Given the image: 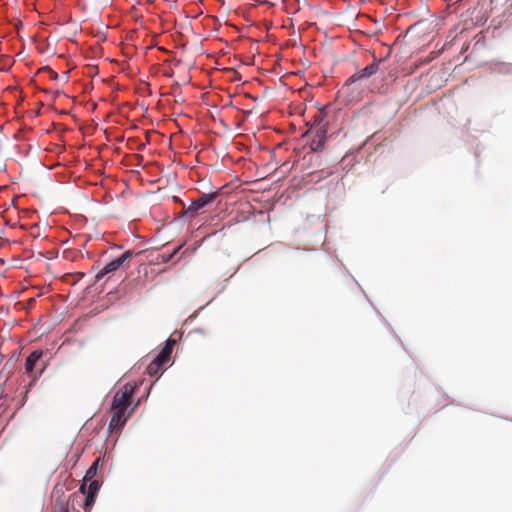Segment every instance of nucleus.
I'll use <instances>...</instances> for the list:
<instances>
[{
  "instance_id": "1",
  "label": "nucleus",
  "mask_w": 512,
  "mask_h": 512,
  "mask_svg": "<svg viewBox=\"0 0 512 512\" xmlns=\"http://www.w3.org/2000/svg\"><path fill=\"white\" fill-rule=\"evenodd\" d=\"M135 386L132 384H125L120 388L114 395L111 409H122L127 410L131 404V398L134 394Z\"/></svg>"
},
{
  "instance_id": "2",
  "label": "nucleus",
  "mask_w": 512,
  "mask_h": 512,
  "mask_svg": "<svg viewBox=\"0 0 512 512\" xmlns=\"http://www.w3.org/2000/svg\"><path fill=\"white\" fill-rule=\"evenodd\" d=\"M133 256V252L131 250L125 251L118 258L110 261L106 264L95 276V280L99 281L104 278L106 275L115 272L118 270L125 262L129 261Z\"/></svg>"
},
{
  "instance_id": "3",
  "label": "nucleus",
  "mask_w": 512,
  "mask_h": 512,
  "mask_svg": "<svg viewBox=\"0 0 512 512\" xmlns=\"http://www.w3.org/2000/svg\"><path fill=\"white\" fill-rule=\"evenodd\" d=\"M100 489V483L98 480L92 479L84 482L80 490L85 495V500L83 504L84 510H90L95 502V496Z\"/></svg>"
},
{
  "instance_id": "4",
  "label": "nucleus",
  "mask_w": 512,
  "mask_h": 512,
  "mask_svg": "<svg viewBox=\"0 0 512 512\" xmlns=\"http://www.w3.org/2000/svg\"><path fill=\"white\" fill-rule=\"evenodd\" d=\"M309 134L312 139L310 142V148L312 151L317 152L321 151L327 140V129L323 126H316L309 130Z\"/></svg>"
},
{
  "instance_id": "5",
  "label": "nucleus",
  "mask_w": 512,
  "mask_h": 512,
  "mask_svg": "<svg viewBox=\"0 0 512 512\" xmlns=\"http://www.w3.org/2000/svg\"><path fill=\"white\" fill-rule=\"evenodd\" d=\"M113 414L111 417V420L109 422V430L110 432H119L124 425L126 424L127 420L130 418L133 409L126 414V410L122 409H111Z\"/></svg>"
},
{
  "instance_id": "6",
  "label": "nucleus",
  "mask_w": 512,
  "mask_h": 512,
  "mask_svg": "<svg viewBox=\"0 0 512 512\" xmlns=\"http://www.w3.org/2000/svg\"><path fill=\"white\" fill-rule=\"evenodd\" d=\"M218 196L217 192L208 193V194H201L199 198L192 201V203L188 206L185 213L191 214V216H194L199 210L203 209L208 204L212 203Z\"/></svg>"
},
{
  "instance_id": "7",
  "label": "nucleus",
  "mask_w": 512,
  "mask_h": 512,
  "mask_svg": "<svg viewBox=\"0 0 512 512\" xmlns=\"http://www.w3.org/2000/svg\"><path fill=\"white\" fill-rule=\"evenodd\" d=\"M382 60H378V61H374L372 64L366 66L365 68L357 71L356 73H354L349 79H348V83H354V82H357V81H360V80H364V79H368L369 77H371L372 75L376 74V72L378 71V66H379V63L381 62Z\"/></svg>"
},
{
  "instance_id": "8",
  "label": "nucleus",
  "mask_w": 512,
  "mask_h": 512,
  "mask_svg": "<svg viewBox=\"0 0 512 512\" xmlns=\"http://www.w3.org/2000/svg\"><path fill=\"white\" fill-rule=\"evenodd\" d=\"M42 356H43L42 350H35L26 358L25 371L27 374H29L30 376L33 375L36 363L42 358Z\"/></svg>"
},
{
  "instance_id": "9",
  "label": "nucleus",
  "mask_w": 512,
  "mask_h": 512,
  "mask_svg": "<svg viewBox=\"0 0 512 512\" xmlns=\"http://www.w3.org/2000/svg\"><path fill=\"white\" fill-rule=\"evenodd\" d=\"M102 461V458L99 457L93 462V464L90 466V468L87 470L85 474L84 482H87V480L94 479L97 473V469Z\"/></svg>"
},
{
  "instance_id": "10",
  "label": "nucleus",
  "mask_w": 512,
  "mask_h": 512,
  "mask_svg": "<svg viewBox=\"0 0 512 512\" xmlns=\"http://www.w3.org/2000/svg\"><path fill=\"white\" fill-rule=\"evenodd\" d=\"M170 347H164L161 352L158 354V356L155 358L158 363L164 365L167 363L171 356Z\"/></svg>"
},
{
  "instance_id": "11",
  "label": "nucleus",
  "mask_w": 512,
  "mask_h": 512,
  "mask_svg": "<svg viewBox=\"0 0 512 512\" xmlns=\"http://www.w3.org/2000/svg\"><path fill=\"white\" fill-rule=\"evenodd\" d=\"M163 365L158 363L155 359L147 366V373L151 376L158 373Z\"/></svg>"
},
{
  "instance_id": "12",
  "label": "nucleus",
  "mask_w": 512,
  "mask_h": 512,
  "mask_svg": "<svg viewBox=\"0 0 512 512\" xmlns=\"http://www.w3.org/2000/svg\"><path fill=\"white\" fill-rule=\"evenodd\" d=\"M181 248H182V245H179L171 253H163L161 255L163 262H168V261L172 260V258L180 251Z\"/></svg>"
},
{
  "instance_id": "13",
  "label": "nucleus",
  "mask_w": 512,
  "mask_h": 512,
  "mask_svg": "<svg viewBox=\"0 0 512 512\" xmlns=\"http://www.w3.org/2000/svg\"><path fill=\"white\" fill-rule=\"evenodd\" d=\"M174 344H175V340H173V339H168V340L166 341V345H165V347H170V352H172V349H173Z\"/></svg>"
}]
</instances>
